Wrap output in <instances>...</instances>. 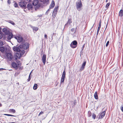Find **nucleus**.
I'll return each instance as SVG.
<instances>
[{
  "mask_svg": "<svg viewBox=\"0 0 123 123\" xmlns=\"http://www.w3.org/2000/svg\"><path fill=\"white\" fill-rule=\"evenodd\" d=\"M3 32H4L6 34L7 33L8 31H7L6 29H3L2 30Z\"/></svg>",
  "mask_w": 123,
  "mask_h": 123,
  "instance_id": "c756f323",
  "label": "nucleus"
},
{
  "mask_svg": "<svg viewBox=\"0 0 123 123\" xmlns=\"http://www.w3.org/2000/svg\"><path fill=\"white\" fill-rule=\"evenodd\" d=\"M1 56V55L5 57L4 58H6L9 61H10L12 59L13 56L12 54H0Z\"/></svg>",
  "mask_w": 123,
  "mask_h": 123,
  "instance_id": "20e7f679",
  "label": "nucleus"
},
{
  "mask_svg": "<svg viewBox=\"0 0 123 123\" xmlns=\"http://www.w3.org/2000/svg\"><path fill=\"white\" fill-rule=\"evenodd\" d=\"M41 3L43 5V6H46L48 4L49 2V0H39Z\"/></svg>",
  "mask_w": 123,
  "mask_h": 123,
  "instance_id": "6e6552de",
  "label": "nucleus"
},
{
  "mask_svg": "<svg viewBox=\"0 0 123 123\" xmlns=\"http://www.w3.org/2000/svg\"><path fill=\"white\" fill-rule=\"evenodd\" d=\"M32 29L33 30L37 31L38 29V28L37 27H32Z\"/></svg>",
  "mask_w": 123,
  "mask_h": 123,
  "instance_id": "5701e85b",
  "label": "nucleus"
},
{
  "mask_svg": "<svg viewBox=\"0 0 123 123\" xmlns=\"http://www.w3.org/2000/svg\"><path fill=\"white\" fill-rule=\"evenodd\" d=\"M7 2L9 4H10L11 3V0H8L7 1Z\"/></svg>",
  "mask_w": 123,
  "mask_h": 123,
  "instance_id": "ea45409f",
  "label": "nucleus"
},
{
  "mask_svg": "<svg viewBox=\"0 0 123 123\" xmlns=\"http://www.w3.org/2000/svg\"><path fill=\"white\" fill-rule=\"evenodd\" d=\"M8 114H4V115H6L7 116Z\"/></svg>",
  "mask_w": 123,
  "mask_h": 123,
  "instance_id": "13d9d810",
  "label": "nucleus"
},
{
  "mask_svg": "<svg viewBox=\"0 0 123 123\" xmlns=\"http://www.w3.org/2000/svg\"><path fill=\"white\" fill-rule=\"evenodd\" d=\"M92 118L95 119V118L96 116L95 114L94 113L93 114L92 116Z\"/></svg>",
  "mask_w": 123,
  "mask_h": 123,
  "instance_id": "f704fd0d",
  "label": "nucleus"
},
{
  "mask_svg": "<svg viewBox=\"0 0 123 123\" xmlns=\"http://www.w3.org/2000/svg\"><path fill=\"white\" fill-rule=\"evenodd\" d=\"M2 106V105L0 103V107Z\"/></svg>",
  "mask_w": 123,
  "mask_h": 123,
  "instance_id": "864d4df0",
  "label": "nucleus"
},
{
  "mask_svg": "<svg viewBox=\"0 0 123 123\" xmlns=\"http://www.w3.org/2000/svg\"><path fill=\"white\" fill-rule=\"evenodd\" d=\"M86 63V62L85 61L82 64V66L80 67V71H82L84 69Z\"/></svg>",
  "mask_w": 123,
  "mask_h": 123,
  "instance_id": "ddd939ff",
  "label": "nucleus"
},
{
  "mask_svg": "<svg viewBox=\"0 0 123 123\" xmlns=\"http://www.w3.org/2000/svg\"><path fill=\"white\" fill-rule=\"evenodd\" d=\"M110 3H108L106 4L105 6V8L106 9H108V7L109 6V5H110Z\"/></svg>",
  "mask_w": 123,
  "mask_h": 123,
  "instance_id": "2f4dec72",
  "label": "nucleus"
},
{
  "mask_svg": "<svg viewBox=\"0 0 123 123\" xmlns=\"http://www.w3.org/2000/svg\"><path fill=\"white\" fill-rule=\"evenodd\" d=\"M22 55H23L24 54H16L15 55H14V56L15 60H16V62H13L11 63V64L12 67L16 70H17L21 66V62L17 60L18 59L20 58Z\"/></svg>",
  "mask_w": 123,
  "mask_h": 123,
  "instance_id": "f257e3e1",
  "label": "nucleus"
},
{
  "mask_svg": "<svg viewBox=\"0 0 123 123\" xmlns=\"http://www.w3.org/2000/svg\"><path fill=\"white\" fill-rule=\"evenodd\" d=\"M23 52H24V53H25V51H24V50H23Z\"/></svg>",
  "mask_w": 123,
  "mask_h": 123,
  "instance_id": "4d7b16f0",
  "label": "nucleus"
},
{
  "mask_svg": "<svg viewBox=\"0 0 123 123\" xmlns=\"http://www.w3.org/2000/svg\"><path fill=\"white\" fill-rule=\"evenodd\" d=\"M108 1V0H106L105 1V2L106 3Z\"/></svg>",
  "mask_w": 123,
  "mask_h": 123,
  "instance_id": "5fc2aeb1",
  "label": "nucleus"
},
{
  "mask_svg": "<svg viewBox=\"0 0 123 123\" xmlns=\"http://www.w3.org/2000/svg\"><path fill=\"white\" fill-rule=\"evenodd\" d=\"M57 12H53L52 13V16L54 18H55V17H56V14H57Z\"/></svg>",
  "mask_w": 123,
  "mask_h": 123,
  "instance_id": "bb28decb",
  "label": "nucleus"
},
{
  "mask_svg": "<svg viewBox=\"0 0 123 123\" xmlns=\"http://www.w3.org/2000/svg\"><path fill=\"white\" fill-rule=\"evenodd\" d=\"M9 111L11 112H12L13 113H15L16 112L15 110L14 109H10L9 110Z\"/></svg>",
  "mask_w": 123,
  "mask_h": 123,
  "instance_id": "cd10ccee",
  "label": "nucleus"
},
{
  "mask_svg": "<svg viewBox=\"0 0 123 123\" xmlns=\"http://www.w3.org/2000/svg\"><path fill=\"white\" fill-rule=\"evenodd\" d=\"M0 51L2 53L5 54H11V51L10 49L7 48L5 46L0 47Z\"/></svg>",
  "mask_w": 123,
  "mask_h": 123,
  "instance_id": "f03ea898",
  "label": "nucleus"
},
{
  "mask_svg": "<svg viewBox=\"0 0 123 123\" xmlns=\"http://www.w3.org/2000/svg\"><path fill=\"white\" fill-rule=\"evenodd\" d=\"M14 6L15 7H17L18 6V4L16 2L14 4Z\"/></svg>",
  "mask_w": 123,
  "mask_h": 123,
  "instance_id": "e433bc0d",
  "label": "nucleus"
},
{
  "mask_svg": "<svg viewBox=\"0 0 123 123\" xmlns=\"http://www.w3.org/2000/svg\"><path fill=\"white\" fill-rule=\"evenodd\" d=\"M120 109L121 111L123 112V105L121 106Z\"/></svg>",
  "mask_w": 123,
  "mask_h": 123,
  "instance_id": "a19ab883",
  "label": "nucleus"
},
{
  "mask_svg": "<svg viewBox=\"0 0 123 123\" xmlns=\"http://www.w3.org/2000/svg\"><path fill=\"white\" fill-rule=\"evenodd\" d=\"M77 45V42L76 40L73 41L70 44V47L72 48H75L76 47Z\"/></svg>",
  "mask_w": 123,
  "mask_h": 123,
  "instance_id": "0eeeda50",
  "label": "nucleus"
},
{
  "mask_svg": "<svg viewBox=\"0 0 123 123\" xmlns=\"http://www.w3.org/2000/svg\"><path fill=\"white\" fill-rule=\"evenodd\" d=\"M3 45V42L2 41H0V46H2Z\"/></svg>",
  "mask_w": 123,
  "mask_h": 123,
  "instance_id": "c9c22d12",
  "label": "nucleus"
},
{
  "mask_svg": "<svg viewBox=\"0 0 123 123\" xmlns=\"http://www.w3.org/2000/svg\"><path fill=\"white\" fill-rule=\"evenodd\" d=\"M94 98L96 99H98V97L97 94V92H96L94 93Z\"/></svg>",
  "mask_w": 123,
  "mask_h": 123,
  "instance_id": "aec40b11",
  "label": "nucleus"
},
{
  "mask_svg": "<svg viewBox=\"0 0 123 123\" xmlns=\"http://www.w3.org/2000/svg\"><path fill=\"white\" fill-rule=\"evenodd\" d=\"M92 115L91 112L90 111H89L88 112V116L89 117H90Z\"/></svg>",
  "mask_w": 123,
  "mask_h": 123,
  "instance_id": "c85d7f7f",
  "label": "nucleus"
},
{
  "mask_svg": "<svg viewBox=\"0 0 123 123\" xmlns=\"http://www.w3.org/2000/svg\"><path fill=\"white\" fill-rule=\"evenodd\" d=\"M43 111H41L38 115V116H40L41 115L43 114Z\"/></svg>",
  "mask_w": 123,
  "mask_h": 123,
  "instance_id": "79ce46f5",
  "label": "nucleus"
},
{
  "mask_svg": "<svg viewBox=\"0 0 123 123\" xmlns=\"http://www.w3.org/2000/svg\"><path fill=\"white\" fill-rule=\"evenodd\" d=\"M2 32H0V39L2 38Z\"/></svg>",
  "mask_w": 123,
  "mask_h": 123,
  "instance_id": "473e14b6",
  "label": "nucleus"
},
{
  "mask_svg": "<svg viewBox=\"0 0 123 123\" xmlns=\"http://www.w3.org/2000/svg\"><path fill=\"white\" fill-rule=\"evenodd\" d=\"M66 75V72L65 70H64L62 74V76L64 77H65Z\"/></svg>",
  "mask_w": 123,
  "mask_h": 123,
  "instance_id": "7c9ffc66",
  "label": "nucleus"
},
{
  "mask_svg": "<svg viewBox=\"0 0 123 123\" xmlns=\"http://www.w3.org/2000/svg\"><path fill=\"white\" fill-rule=\"evenodd\" d=\"M46 55L45 54H43L42 57V60L44 65L46 63Z\"/></svg>",
  "mask_w": 123,
  "mask_h": 123,
  "instance_id": "f8f14e48",
  "label": "nucleus"
},
{
  "mask_svg": "<svg viewBox=\"0 0 123 123\" xmlns=\"http://www.w3.org/2000/svg\"><path fill=\"white\" fill-rule=\"evenodd\" d=\"M7 116H14V117L15 116H14V115H10V114H8L7 115Z\"/></svg>",
  "mask_w": 123,
  "mask_h": 123,
  "instance_id": "c03bdc74",
  "label": "nucleus"
},
{
  "mask_svg": "<svg viewBox=\"0 0 123 123\" xmlns=\"http://www.w3.org/2000/svg\"><path fill=\"white\" fill-rule=\"evenodd\" d=\"M100 30V29L98 28V29H97V34L98 33V32Z\"/></svg>",
  "mask_w": 123,
  "mask_h": 123,
  "instance_id": "37998d69",
  "label": "nucleus"
},
{
  "mask_svg": "<svg viewBox=\"0 0 123 123\" xmlns=\"http://www.w3.org/2000/svg\"><path fill=\"white\" fill-rule=\"evenodd\" d=\"M105 113V111L103 112L99 115V117L100 118H102L104 116Z\"/></svg>",
  "mask_w": 123,
  "mask_h": 123,
  "instance_id": "f3484780",
  "label": "nucleus"
},
{
  "mask_svg": "<svg viewBox=\"0 0 123 123\" xmlns=\"http://www.w3.org/2000/svg\"><path fill=\"white\" fill-rule=\"evenodd\" d=\"M123 16V10H121L119 12V16L122 17Z\"/></svg>",
  "mask_w": 123,
  "mask_h": 123,
  "instance_id": "6ab92c4d",
  "label": "nucleus"
},
{
  "mask_svg": "<svg viewBox=\"0 0 123 123\" xmlns=\"http://www.w3.org/2000/svg\"><path fill=\"white\" fill-rule=\"evenodd\" d=\"M20 6L22 7H24L25 6V5L24 2H21L19 3V4Z\"/></svg>",
  "mask_w": 123,
  "mask_h": 123,
  "instance_id": "2eb2a0df",
  "label": "nucleus"
},
{
  "mask_svg": "<svg viewBox=\"0 0 123 123\" xmlns=\"http://www.w3.org/2000/svg\"><path fill=\"white\" fill-rule=\"evenodd\" d=\"M39 1V2L38 0H34L32 4L34 6H36L37 8H38L40 7H43L44 6Z\"/></svg>",
  "mask_w": 123,
  "mask_h": 123,
  "instance_id": "7ed1b4c3",
  "label": "nucleus"
},
{
  "mask_svg": "<svg viewBox=\"0 0 123 123\" xmlns=\"http://www.w3.org/2000/svg\"><path fill=\"white\" fill-rule=\"evenodd\" d=\"M0 32H2L1 31V29H0Z\"/></svg>",
  "mask_w": 123,
  "mask_h": 123,
  "instance_id": "bf43d9fd",
  "label": "nucleus"
},
{
  "mask_svg": "<svg viewBox=\"0 0 123 123\" xmlns=\"http://www.w3.org/2000/svg\"><path fill=\"white\" fill-rule=\"evenodd\" d=\"M18 84H19V83H18Z\"/></svg>",
  "mask_w": 123,
  "mask_h": 123,
  "instance_id": "e2e57ef3",
  "label": "nucleus"
},
{
  "mask_svg": "<svg viewBox=\"0 0 123 123\" xmlns=\"http://www.w3.org/2000/svg\"><path fill=\"white\" fill-rule=\"evenodd\" d=\"M74 28H72L71 29V31L72 32H74Z\"/></svg>",
  "mask_w": 123,
  "mask_h": 123,
  "instance_id": "4c0bfd02",
  "label": "nucleus"
},
{
  "mask_svg": "<svg viewBox=\"0 0 123 123\" xmlns=\"http://www.w3.org/2000/svg\"><path fill=\"white\" fill-rule=\"evenodd\" d=\"M65 77L62 76L60 82L61 84H62V83H63L64 81V80Z\"/></svg>",
  "mask_w": 123,
  "mask_h": 123,
  "instance_id": "412c9836",
  "label": "nucleus"
},
{
  "mask_svg": "<svg viewBox=\"0 0 123 123\" xmlns=\"http://www.w3.org/2000/svg\"><path fill=\"white\" fill-rule=\"evenodd\" d=\"M50 10L49 9L46 12V13H48L50 11Z\"/></svg>",
  "mask_w": 123,
  "mask_h": 123,
  "instance_id": "8fccbe9b",
  "label": "nucleus"
},
{
  "mask_svg": "<svg viewBox=\"0 0 123 123\" xmlns=\"http://www.w3.org/2000/svg\"><path fill=\"white\" fill-rule=\"evenodd\" d=\"M55 5V2L54 1L52 0L51 3L49 6V9H52L53 8Z\"/></svg>",
  "mask_w": 123,
  "mask_h": 123,
  "instance_id": "dca6fc26",
  "label": "nucleus"
},
{
  "mask_svg": "<svg viewBox=\"0 0 123 123\" xmlns=\"http://www.w3.org/2000/svg\"><path fill=\"white\" fill-rule=\"evenodd\" d=\"M18 54V53H16V54Z\"/></svg>",
  "mask_w": 123,
  "mask_h": 123,
  "instance_id": "052dcab7",
  "label": "nucleus"
},
{
  "mask_svg": "<svg viewBox=\"0 0 123 123\" xmlns=\"http://www.w3.org/2000/svg\"><path fill=\"white\" fill-rule=\"evenodd\" d=\"M9 71L12 70H9Z\"/></svg>",
  "mask_w": 123,
  "mask_h": 123,
  "instance_id": "680f3d73",
  "label": "nucleus"
},
{
  "mask_svg": "<svg viewBox=\"0 0 123 123\" xmlns=\"http://www.w3.org/2000/svg\"><path fill=\"white\" fill-rule=\"evenodd\" d=\"M14 123V122H9V123Z\"/></svg>",
  "mask_w": 123,
  "mask_h": 123,
  "instance_id": "6e6d98bb",
  "label": "nucleus"
},
{
  "mask_svg": "<svg viewBox=\"0 0 123 123\" xmlns=\"http://www.w3.org/2000/svg\"><path fill=\"white\" fill-rule=\"evenodd\" d=\"M101 26H99L98 27V28H99V29H100V28H101Z\"/></svg>",
  "mask_w": 123,
  "mask_h": 123,
  "instance_id": "603ef678",
  "label": "nucleus"
},
{
  "mask_svg": "<svg viewBox=\"0 0 123 123\" xmlns=\"http://www.w3.org/2000/svg\"><path fill=\"white\" fill-rule=\"evenodd\" d=\"M42 16V15H39L38 16V17H41Z\"/></svg>",
  "mask_w": 123,
  "mask_h": 123,
  "instance_id": "3c124183",
  "label": "nucleus"
},
{
  "mask_svg": "<svg viewBox=\"0 0 123 123\" xmlns=\"http://www.w3.org/2000/svg\"><path fill=\"white\" fill-rule=\"evenodd\" d=\"M7 35V38L8 40H10L13 37V35L11 32H10L9 31H8L7 33H6Z\"/></svg>",
  "mask_w": 123,
  "mask_h": 123,
  "instance_id": "1a4fd4ad",
  "label": "nucleus"
},
{
  "mask_svg": "<svg viewBox=\"0 0 123 123\" xmlns=\"http://www.w3.org/2000/svg\"><path fill=\"white\" fill-rule=\"evenodd\" d=\"M23 49L25 50H27V49L29 47V43H25L24 44L22 45Z\"/></svg>",
  "mask_w": 123,
  "mask_h": 123,
  "instance_id": "9d476101",
  "label": "nucleus"
},
{
  "mask_svg": "<svg viewBox=\"0 0 123 123\" xmlns=\"http://www.w3.org/2000/svg\"><path fill=\"white\" fill-rule=\"evenodd\" d=\"M99 26H101V21L100 20V22L99 23Z\"/></svg>",
  "mask_w": 123,
  "mask_h": 123,
  "instance_id": "49530a36",
  "label": "nucleus"
},
{
  "mask_svg": "<svg viewBox=\"0 0 123 123\" xmlns=\"http://www.w3.org/2000/svg\"><path fill=\"white\" fill-rule=\"evenodd\" d=\"M15 38L17 40L18 42L19 43L21 42L23 40V38L21 37H15Z\"/></svg>",
  "mask_w": 123,
  "mask_h": 123,
  "instance_id": "4468645a",
  "label": "nucleus"
},
{
  "mask_svg": "<svg viewBox=\"0 0 123 123\" xmlns=\"http://www.w3.org/2000/svg\"><path fill=\"white\" fill-rule=\"evenodd\" d=\"M8 23L11 24L13 25H15V24L14 23V22L12 21L9 20H8Z\"/></svg>",
  "mask_w": 123,
  "mask_h": 123,
  "instance_id": "393cba45",
  "label": "nucleus"
},
{
  "mask_svg": "<svg viewBox=\"0 0 123 123\" xmlns=\"http://www.w3.org/2000/svg\"><path fill=\"white\" fill-rule=\"evenodd\" d=\"M58 6L57 7H55L54 9V10L53 12H57V10H58Z\"/></svg>",
  "mask_w": 123,
  "mask_h": 123,
  "instance_id": "4be33fe9",
  "label": "nucleus"
},
{
  "mask_svg": "<svg viewBox=\"0 0 123 123\" xmlns=\"http://www.w3.org/2000/svg\"><path fill=\"white\" fill-rule=\"evenodd\" d=\"M32 6L31 3H29L27 6V8L29 10L32 9Z\"/></svg>",
  "mask_w": 123,
  "mask_h": 123,
  "instance_id": "a211bd4d",
  "label": "nucleus"
},
{
  "mask_svg": "<svg viewBox=\"0 0 123 123\" xmlns=\"http://www.w3.org/2000/svg\"><path fill=\"white\" fill-rule=\"evenodd\" d=\"M5 70V69L1 68H0V70Z\"/></svg>",
  "mask_w": 123,
  "mask_h": 123,
  "instance_id": "09e8293b",
  "label": "nucleus"
},
{
  "mask_svg": "<svg viewBox=\"0 0 123 123\" xmlns=\"http://www.w3.org/2000/svg\"><path fill=\"white\" fill-rule=\"evenodd\" d=\"M85 48V44L83 45L82 46V47L81 48V49L80 51V53H83V50Z\"/></svg>",
  "mask_w": 123,
  "mask_h": 123,
  "instance_id": "a878e982",
  "label": "nucleus"
},
{
  "mask_svg": "<svg viewBox=\"0 0 123 123\" xmlns=\"http://www.w3.org/2000/svg\"><path fill=\"white\" fill-rule=\"evenodd\" d=\"M31 73H30V74H29V78L27 79V81H30V79H31V78L30 77V75H31Z\"/></svg>",
  "mask_w": 123,
  "mask_h": 123,
  "instance_id": "72a5a7b5",
  "label": "nucleus"
},
{
  "mask_svg": "<svg viewBox=\"0 0 123 123\" xmlns=\"http://www.w3.org/2000/svg\"><path fill=\"white\" fill-rule=\"evenodd\" d=\"M23 46L22 45H20L18 47L17 46H14L13 48V50L14 51L16 52H19L20 51V49L22 48Z\"/></svg>",
  "mask_w": 123,
  "mask_h": 123,
  "instance_id": "423d86ee",
  "label": "nucleus"
},
{
  "mask_svg": "<svg viewBox=\"0 0 123 123\" xmlns=\"http://www.w3.org/2000/svg\"><path fill=\"white\" fill-rule=\"evenodd\" d=\"M109 41H108L107 42L106 44V47H107L109 45Z\"/></svg>",
  "mask_w": 123,
  "mask_h": 123,
  "instance_id": "58836bf2",
  "label": "nucleus"
},
{
  "mask_svg": "<svg viewBox=\"0 0 123 123\" xmlns=\"http://www.w3.org/2000/svg\"><path fill=\"white\" fill-rule=\"evenodd\" d=\"M37 84H35L33 87V89L34 90H36L37 88Z\"/></svg>",
  "mask_w": 123,
  "mask_h": 123,
  "instance_id": "b1692460",
  "label": "nucleus"
},
{
  "mask_svg": "<svg viewBox=\"0 0 123 123\" xmlns=\"http://www.w3.org/2000/svg\"><path fill=\"white\" fill-rule=\"evenodd\" d=\"M72 22L71 19H68V21L67 23L65 24L64 25V27H67L68 26V25H70V24L72 23Z\"/></svg>",
  "mask_w": 123,
  "mask_h": 123,
  "instance_id": "9b49d317",
  "label": "nucleus"
},
{
  "mask_svg": "<svg viewBox=\"0 0 123 123\" xmlns=\"http://www.w3.org/2000/svg\"><path fill=\"white\" fill-rule=\"evenodd\" d=\"M76 5L77 9L78 11H80L81 10V8L82 6V2L80 0L78 1L76 3Z\"/></svg>",
  "mask_w": 123,
  "mask_h": 123,
  "instance_id": "39448f33",
  "label": "nucleus"
},
{
  "mask_svg": "<svg viewBox=\"0 0 123 123\" xmlns=\"http://www.w3.org/2000/svg\"><path fill=\"white\" fill-rule=\"evenodd\" d=\"M44 37L45 38H47V35H46L45 34L44 35Z\"/></svg>",
  "mask_w": 123,
  "mask_h": 123,
  "instance_id": "de8ad7c7",
  "label": "nucleus"
},
{
  "mask_svg": "<svg viewBox=\"0 0 123 123\" xmlns=\"http://www.w3.org/2000/svg\"><path fill=\"white\" fill-rule=\"evenodd\" d=\"M55 35H56V33H53V35L52 36V37H53V35L55 36Z\"/></svg>",
  "mask_w": 123,
  "mask_h": 123,
  "instance_id": "a18cd8bd",
  "label": "nucleus"
}]
</instances>
